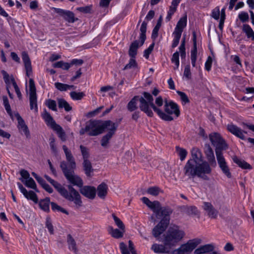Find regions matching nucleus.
<instances>
[{
	"mask_svg": "<svg viewBox=\"0 0 254 254\" xmlns=\"http://www.w3.org/2000/svg\"><path fill=\"white\" fill-rule=\"evenodd\" d=\"M46 179L56 189L60 195L68 201L73 202L76 208L81 207L82 204L81 197L77 190L71 185H68L67 190L58 182L51 179L47 175L44 176Z\"/></svg>",
	"mask_w": 254,
	"mask_h": 254,
	"instance_id": "obj_1",
	"label": "nucleus"
},
{
	"mask_svg": "<svg viewBox=\"0 0 254 254\" xmlns=\"http://www.w3.org/2000/svg\"><path fill=\"white\" fill-rule=\"evenodd\" d=\"M150 103H151V107L154 111L156 112L159 117L165 121H172L174 120V117L178 118L180 112L179 108L177 104L173 101L168 102L167 99L164 101V112L159 109L153 103V98L150 96Z\"/></svg>",
	"mask_w": 254,
	"mask_h": 254,
	"instance_id": "obj_2",
	"label": "nucleus"
},
{
	"mask_svg": "<svg viewBox=\"0 0 254 254\" xmlns=\"http://www.w3.org/2000/svg\"><path fill=\"white\" fill-rule=\"evenodd\" d=\"M144 97L139 96H135L128 102L127 105V109L130 112H133L137 109V101L140 102L139 108L141 111L144 112L148 116L152 117L153 116V112L149 108L151 107L150 103V96H152L150 93L144 92L143 93Z\"/></svg>",
	"mask_w": 254,
	"mask_h": 254,
	"instance_id": "obj_3",
	"label": "nucleus"
},
{
	"mask_svg": "<svg viewBox=\"0 0 254 254\" xmlns=\"http://www.w3.org/2000/svg\"><path fill=\"white\" fill-rule=\"evenodd\" d=\"M185 236V232L180 229L177 226H174L169 228L165 234L164 235L163 243L169 245L172 249L180 242Z\"/></svg>",
	"mask_w": 254,
	"mask_h": 254,
	"instance_id": "obj_4",
	"label": "nucleus"
},
{
	"mask_svg": "<svg viewBox=\"0 0 254 254\" xmlns=\"http://www.w3.org/2000/svg\"><path fill=\"white\" fill-rule=\"evenodd\" d=\"M147 22L143 21L140 26V34L139 36L140 42L135 40L132 42L129 46L128 55L130 58H135L137 53V50L139 47L143 45L146 39V32L147 29Z\"/></svg>",
	"mask_w": 254,
	"mask_h": 254,
	"instance_id": "obj_5",
	"label": "nucleus"
},
{
	"mask_svg": "<svg viewBox=\"0 0 254 254\" xmlns=\"http://www.w3.org/2000/svg\"><path fill=\"white\" fill-rule=\"evenodd\" d=\"M60 167L67 181L74 186L79 188L83 185V181L80 177L74 174V169H68L67 164L64 161L61 162Z\"/></svg>",
	"mask_w": 254,
	"mask_h": 254,
	"instance_id": "obj_6",
	"label": "nucleus"
},
{
	"mask_svg": "<svg viewBox=\"0 0 254 254\" xmlns=\"http://www.w3.org/2000/svg\"><path fill=\"white\" fill-rule=\"evenodd\" d=\"M212 144L215 147L216 155L222 154V150H226L228 145L220 134L217 132H213L209 135Z\"/></svg>",
	"mask_w": 254,
	"mask_h": 254,
	"instance_id": "obj_7",
	"label": "nucleus"
},
{
	"mask_svg": "<svg viewBox=\"0 0 254 254\" xmlns=\"http://www.w3.org/2000/svg\"><path fill=\"white\" fill-rule=\"evenodd\" d=\"M210 165L207 162H203L201 164H197L196 176L204 180L208 181V175L211 174V168Z\"/></svg>",
	"mask_w": 254,
	"mask_h": 254,
	"instance_id": "obj_8",
	"label": "nucleus"
},
{
	"mask_svg": "<svg viewBox=\"0 0 254 254\" xmlns=\"http://www.w3.org/2000/svg\"><path fill=\"white\" fill-rule=\"evenodd\" d=\"M29 101L31 110H34L35 112H38L37 97L36 89L34 80L29 79Z\"/></svg>",
	"mask_w": 254,
	"mask_h": 254,
	"instance_id": "obj_9",
	"label": "nucleus"
},
{
	"mask_svg": "<svg viewBox=\"0 0 254 254\" xmlns=\"http://www.w3.org/2000/svg\"><path fill=\"white\" fill-rule=\"evenodd\" d=\"M102 121L99 120H90L86 123V129L88 130L89 136H97L102 133Z\"/></svg>",
	"mask_w": 254,
	"mask_h": 254,
	"instance_id": "obj_10",
	"label": "nucleus"
},
{
	"mask_svg": "<svg viewBox=\"0 0 254 254\" xmlns=\"http://www.w3.org/2000/svg\"><path fill=\"white\" fill-rule=\"evenodd\" d=\"M197 164L196 160L190 159L188 160L184 168V172L186 176L189 178L196 176Z\"/></svg>",
	"mask_w": 254,
	"mask_h": 254,
	"instance_id": "obj_11",
	"label": "nucleus"
},
{
	"mask_svg": "<svg viewBox=\"0 0 254 254\" xmlns=\"http://www.w3.org/2000/svg\"><path fill=\"white\" fill-rule=\"evenodd\" d=\"M118 124L113 122L110 120L102 121L101 132L102 133L106 130L108 131L107 134L113 136L117 129Z\"/></svg>",
	"mask_w": 254,
	"mask_h": 254,
	"instance_id": "obj_12",
	"label": "nucleus"
},
{
	"mask_svg": "<svg viewBox=\"0 0 254 254\" xmlns=\"http://www.w3.org/2000/svg\"><path fill=\"white\" fill-rule=\"evenodd\" d=\"M54 10L59 15L63 17L65 20L69 23H73L78 20V18L75 17L74 14L71 11L58 8H54Z\"/></svg>",
	"mask_w": 254,
	"mask_h": 254,
	"instance_id": "obj_13",
	"label": "nucleus"
},
{
	"mask_svg": "<svg viewBox=\"0 0 254 254\" xmlns=\"http://www.w3.org/2000/svg\"><path fill=\"white\" fill-rule=\"evenodd\" d=\"M218 165L222 172L228 178H231V173L223 154L216 155Z\"/></svg>",
	"mask_w": 254,
	"mask_h": 254,
	"instance_id": "obj_14",
	"label": "nucleus"
},
{
	"mask_svg": "<svg viewBox=\"0 0 254 254\" xmlns=\"http://www.w3.org/2000/svg\"><path fill=\"white\" fill-rule=\"evenodd\" d=\"M63 149L67 161V162H65L67 164L68 169H75L76 168V163L71 151L64 145L63 146Z\"/></svg>",
	"mask_w": 254,
	"mask_h": 254,
	"instance_id": "obj_15",
	"label": "nucleus"
},
{
	"mask_svg": "<svg viewBox=\"0 0 254 254\" xmlns=\"http://www.w3.org/2000/svg\"><path fill=\"white\" fill-rule=\"evenodd\" d=\"M168 225V220L165 219H162L160 222L153 229L152 233L155 237H158L166 229Z\"/></svg>",
	"mask_w": 254,
	"mask_h": 254,
	"instance_id": "obj_16",
	"label": "nucleus"
},
{
	"mask_svg": "<svg viewBox=\"0 0 254 254\" xmlns=\"http://www.w3.org/2000/svg\"><path fill=\"white\" fill-rule=\"evenodd\" d=\"M227 129L231 133H232L236 136L240 138V139L242 140H245L246 139L245 134L247 133V131L242 130L241 128L238 127L237 126L232 124L228 125Z\"/></svg>",
	"mask_w": 254,
	"mask_h": 254,
	"instance_id": "obj_17",
	"label": "nucleus"
},
{
	"mask_svg": "<svg viewBox=\"0 0 254 254\" xmlns=\"http://www.w3.org/2000/svg\"><path fill=\"white\" fill-rule=\"evenodd\" d=\"M199 243L196 240H190L186 244L182 245L179 248L183 254H186L192 251Z\"/></svg>",
	"mask_w": 254,
	"mask_h": 254,
	"instance_id": "obj_18",
	"label": "nucleus"
},
{
	"mask_svg": "<svg viewBox=\"0 0 254 254\" xmlns=\"http://www.w3.org/2000/svg\"><path fill=\"white\" fill-rule=\"evenodd\" d=\"M80 192L89 199H93L96 195V189L94 187L85 186L80 189Z\"/></svg>",
	"mask_w": 254,
	"mask_h": 254,
	"instance_id": "obj_19",
	"label": "nucleus"
},
{
	"mask_svg": "<svg viewBox=\"0 0 254 254\" xmlns=\"http://www.w3.org/2000/svg\"><path fill=\"white\" fill-rule=\"evenodd\" d=\"M203 209L206 212L207 215L211 219H215L218 215V211L216 210L210 202H204Z\"/></svg>",
	"mask_w": 254,
	"mask_h": 254,
	"instance_id": "obj_20",
	"label": "nucleus"
},
{
	"mask_svg": "<svg viewBox=\"0 0 254 254\" xmlns=\"http://www.w3.org/2000/svg\"><path fill=\"white\" fill-rule=\"evenodd\" d=\"M22 59L24 63L26 76L30 77L32 74V68L30 59L26 52H22Z\"/></svg>",
	"mask_w": 254,
	"mask_h": 254,
	"instance_id": "obj_21",
	"label": "nucleus"
},
{
	"mask_svg": "<svg viewBox=\"0 0 254 254\" xmlns=\"http://www.w3.org/2000/svg\"><path fill=\"white\" fill-rule=\"evenodd\" d=\"M17 185L24 196L28 199L33 200L35 203H37L38 199L36 193L32 190L28 191L20 183H18Z\"/></svg>",
	"mask_w": 254,
	"mask_h": 254,
	"instance_id": "obj_22",
	"label": "nucleus"
},
{
	"mask_svg": "<svg viewBox=\"0 0 254 254\" xmlns=\"http://www.w3.org/2000/svg\"><path fill=\"white\" fill-rule=\"evenodd\" d=\"M151 249L155 253H166L169 254L170 253L171 250L172 249L169 245H159L154 244L152 246Z\"/></svg>",
	"mask_w": 254,
	"mask_h": 254,
	"instance_id": "obj_23",
	"label": "nucleus"
},
{
	"mask_svg": "<svg viewBox=\"0 0 254 254\" xmlns=\"http://www.w3.org/2000/svg\"><path fill=\"white\" fill-rule=\"evenodd\" d=\"M205 154L208 160V163L211 166L215 167L216 166V162L215 158L213 151L210 146L208 145L205 150Z\"/></svg>",
	"mask_w": 254,
	"mask_h": 254,
	"instance_id": "obj_24",
	"label": "nucleus"
},
{
	"mask_svg": "<svg viewBox=\"0 0 254 254\" xmlns=\"http://www.w3.org/2000/svg\"><path fill=\"white\" fill-rule=\"evenodd\" d=\"M42 116L46 122L48 126H50L53 129L57 127L58 125L56 124V122L53 119L50 114L48 113L46 110L44 111Z\"/></svg>",
	"mask_w": 254,
	"mask_h": 254,
	"instance_id": "obj_25",
	"label": "nucleus"
},
{
	"mask_svg": "<svg viewBox=\"0 0 254 254\" xmlns=\"http://www.w3.org/2000/svg\"><path fill=\"white\" fill-rule=\"evenodd\" d=\"M187 14H185L184 16L181 17L179 21L178 22L176 27L175 28V31L174 32L175 33H179L182 34V33L183 31L184 28L187 25Z\"/></svg>",
	"mask_w": 254,
	"mask_h": 254,
	"instance_id": "obj_26",
	"label": "nucleus"
},
{
	"mask_svg": "<svg viewBox=\"0 0 254 254\" xmlns=\"http://www.w3.org/2000/svg\"><path fill=\"white\" fill-rule=\"evenodd\" d=\"M197 47H196V35L194 32L193 34V49L191 51V62L192 65L195 66V63L197 58Z\"/></svg>",
	"mask_w": 254,
	"mask_h": 254,
	"instance_id": "obj_27",
	"label": "nucleus"
},
{
	"mask_svg": "<svg viewBox=\"0 0 254 254\" xmlns=\"http://www.w3.org/2000/svg\"><path fill=\"white\" fill-rule=\"evenodd\" d=\"M109 234L114 238L120 239L123 237L126 232L125 229H114L112 227L110 226L108 228Z\"/></svg>",
	"mask_w": 254,
	"mask_h": 254,
	"instance_id": "obj_28",
	"label": "nucleus"
},
{
	"mask_svg": "<svg viewBox=\"0 0 254 254\" xmlns=\"http://www.w3.org/2000/svg\"><path fill=\"white\" fill-rule=\"evenodd\" d=\"M214 249V247L212 244H207L201 246L196 249L194 252V254H202L207 253H210L213 251Z\"/></svg>",
	"mask_w": 254,
	"mask_h": 254,
	"instance_id": "obj_29",
	"label": "nucleus"
},
{
	"mask_svg": "<svg viewBox=\"0 0 254 254\" xmlns=\"http://www.w3.org/2000/svg\"><path fill=\"white\" fill-rule=\"evenodd\" d=\"M182 210L191 216H198L199 214V211L197 208L194 206H188L184 205L181 207Z\"/></svg>",
	"mask_w": 254,
	"mask_h": 254,
	"instance_id": "obj_30",
	"label": "nucleus"
},
{
	"mask_svg": "<svg viewBox=\"0 0 254 254\" xmlns=\"http://www.w3.org/2000/svg\"><path fill=\"white\" fill-rule=\"evenodd\" d=\"M83 170L87 177H90L92 176L94 169L92 168L91 162L88 160H84L82 163Z\"/></svg>",
	"mask_w": 254,
	"mask_h": 254,
	"instance_id": "obj_31",
	"label": "nucleus"
},
{
	"mask_svg": "<svg viewBox=\"0 0 254 254\" xmlns=\"http://www.w3.org/2000/svg\"><path fill=\"white\" fill-rule=\"evenodd\" d=\"M149 208L153 210L156 215V217L158 218L160 216L161 204L157 200L151 201L148 206Z\"/></svg>",
	"mask_w": 254,
	"mask_h": 254,
	"instance_id": "obj_32",
	"label": "nucleus"
},
{
	"mask_svg": "<svg viewBox=\"0 0 254 254\" xmlns=\"http://www.w3.org/2000/svg\"><path fill=\"white\" fill-rule=\"evenodd\" d=\"M108 186L104 183H102L97 187V194L99 197L101 198H104L107 194Z\"/></svg>",
	"mask_w": 254,
	"mask_h": 254,
	"instance_id": "obj_33",
	"label": "nucleus"
},
{
	"mask_svg": "<svg viewBox=\"0 0 254 254\" xmlns=\"http://www.w3.org/2000/svg\"><path fill=\"white\" fill-rule=\"evenodd\" d=\"M233 160L234 163L237 164L240 167L244 169H251L252 167L244 160L238 158L235 156L233 157Z\"/></svg>",
	"mask_w": 254,
	"mask_h": 254,
	"instance_id": "obj_34",
	"label": "nucleus"
},
{
	"mask_svg": "<svg viewBox=\"0 0 254 254\" xmlns=\"http://www.w3.org/2000/svg\"><path fill=\"white\" fill-rule=\"evenodd\" d=\"M172 213V210L168 207H162L161 206L160 208V216H159L158 218H160L161 217L164 216L163 219H166L168 220V224L169 223L170 218L169 215Z\"/></svg>",
	"mask_w": 254,
	"mask_h": 254,
	"instance_id": "obj_35",
	"label": "nucleus"
},
{
	"mask_svg": "<svg viewBox=\"0 0 254 254\" xmlns=\"http://www.w3.org/2000/svg\"><path fill=\"white\" fill-rule=\"evenodd\" d=\"M67 242L68 246V248L70 250L73 251L75 254H77V249L76 246V242L74 239L72 238L71 235H67Z\"/></svg>",
	"mask_w": 254,
	"mask_h": 254,
	"instance_id": "obj_36",
	"label": "nucleus"
},
{
	"mask_svg": "<svg viewBox=\"0 0 254 254\" xmlns=\"http://www.w3.org/2000/svg\"><path fill=\"white\" fill-rule=\"evenodd\" d=\"M57 101L59 108H64L66 112H69L72 110L71 106L64 99L59 98L57 99Z\"/></svg>",
	"mask_w": 254,
	"mask_h": 254,
	"instance_id": "obj_37",
	"label": "nucleus"
},
{
	"mask_svg": "<svg viewBox=\"0 0 254 254\" xmlns=\"http://www.w3.org/2000/svg\"><path fill=\"white\" fill-rule=\"evenodd\" d=\"M243 31L246 34L248 38H251L252 40H254V32L250 25L246 24H244Z\"/></svg>",
	"mask_w": 254,
	"mask_h": 254,
	"instance_id": "obj_38",
	"label": "nucleus"
},
{
	"mask_svg": "<svg viewBox=\"0 0 254 254\" xmlns=\"http://www.w3.org/2000/svg\"><path fill=\"white\" fill-rule=\"evenodd\" d=\"M51 203L50 198L48 197L44 199L41 200L39 202L40 207L46 212H48L49 209V204Z\"/></svg>",
	"mask_w": 254,
	"mask_h": 254,
	"instance_id": "obj_39",
	"label": "nucleus"
},
{
	"mask_svg": "<svg viewBox=\"0 0 254 254\" xmlns=\"http://www.w3.org/2000/svg\"><path fill=\"white\" fill-rule=\"evenodd\" d=\"M53 130L56 131L59 137L61 139V140L63 141H65L66 140V134L63 129V128L60 126L58 125L56 127H55Z\"/></svg>",
	"mask_w": 254,
	"mask_h": 254,
	"instance_id": "obj_40",
	"label": "nucleus"
},
{
	"mask_svg": "<svg viewBox=\"0 0 254 254\" xmlns=\"http://www.w3.org/2000/svg\"><path fill=\"white\" fill-rule=\"evenodd\" d=\"M191 154L192 159L196 161L201 157V153L200 150L197 147H193L191 150Z\"/></svg>",
	"mask_w": 254,
	"mask_h": 254,
	"instance_id": "obj_41",
	"label": "nucleus"
},
{
	"mask_svg": "<svg viewBox=\"0 0 254 254\" xmlns=\"http://www.w3.org/2000/svg\"><path fill=\"white\" fill-rule=\"evenodd\" d=\"M53 66L55 68H62L63 69L68 70L70 67V64L63 61H59L54 64Z\"/></svg>",
	"mask_w": 254,
	"mask_h": 254,
	"instance_id": "obj_42",
	"label": "nucleus"
},
{
	"mask_svg": "<svg viewBox=\"0 0 254 254\" xmlns=\"http://www.w3.org/2000/svg\"><path fill=\"white\" fill-rule=\"evenodd\" d=\"M70 96L74 100H80L85 96V94L83 92H76L75 91H72L70 93Z\"/></svg>",
	"mask_w": 254,
	"mask_h": 254,
	"instance_id": "obj_43",
	"label": "nucleus"
},
{
	"mask_svg": "<svg viewBox=\"0 0 254 254\" xmlns=\"http://www.w3.org/2000/svg\"><path fill=\"white\" fill-rule=\"evenodd\" d=\"M171 62L172 63L175 64V66L174 67V69H176L179 67L180 62H179V53L176 51L173 55L171 58Z\"/></svg>",
	"mask_w": 254,
	"mask_h": 254,
	"instance_id": "obj_44",
	"label": "nucleus"
},
{
	"mask_svg": "<svg viewBox=\"0 0 254 254\" xmlns=\"http://www.w3.org/2000/svg\"><path fill=\"white\" fill-rule=\"evenodd\" d=\"M112 137V135L107 134L104 135L101 140V146L104 148L107 147L109 141Z\"/></svg>",
	"mask_w": 254,
	"mask_h": 254,
	"instance_id": "obj_45",
	"label": "nucleus"
},
{
	"mask_svg": "<svg viewBox=\"0 0 254 254\" xmlns=\"http://www.w3.org/2000/svg\"><path fill=\"white\" fill-rule=\"evenodd\" d=\"M51 205L52 209L53 211H60L65 214H68V212L65 209L58 205L56 203L52 202H51Z\"/></svg>",
	"mask_w": 254,
	"mask_h": 254,
	"instance_id": "obj_46",
	"label": "nucleus"
},
{
	"mask_svg": "<svg viewBox=\"0 0 254 254\" xmlns=\"http://www.w3.org/2000/svg\"><path fill=\"white\" fill-rule=\"evenodd\" d=\"M112 216L117 226L120 229H125V226L122 221L114 213Z\"/></svg>",
	"mask_w": 254,
	"mask_h": 254,
	"instance_id": "obj_47",
	"label": "nucleus"
},
{
	"mask_svg": "<svg viewBox=\"0 0 254 254\" xmlns=\"http://www.w3.org/2000/svg\"><path fill=\"white\" fill-rule=\"evenodd\" d=\"M45 104L50 109L54 111H57V104L55 100L48 99L46 100Z\"/></svg>",
	"mask_w": 254,
	"mask_h": 254,
	"instance_id": "obj_48",
	"label": "nucleus"
},
{
	"mask_svg": "<svg viewBox=\"0 0 254 254\" xmlns=\"http://www.w3.org/2000/svg\"><path fill=\"white\" fill-rule=\"evenodd\" d=\"M3 103L5 109L7 113L9 115H11V110L10 108V106L9 104L8 98L6 96H4L2 97Z\"/></svg>",
	"mask_w": 254,
	"mask_h": 254,
	"instance_id": "obj_49",
	"label": "nucleus"
},
{
	"mask_svg": "<svg viewBox=\"0 0 254 254\" xmlns=\"http://www.w3.org/2000/svg\"><path fill=\"white\" fill-rule=\"evenodd\" d=\"M10 79H11V83L13 86V87L15 89V91L17 95V97H18L19 99H21L22 98V94L20 92V89H19V87H18L13 76H11Z\"/></svg>",
	"mask_w": 254,
	"mask_h": 254,
	"instance_id": "obj_50",
	"label": "nucleus"
},
{
	"mask_svg": "<svg viewBox=\"0 0 254 254\" xmlns=\"http://www.w3.org/2000/svg\"><path fill=\"white\" fill-rule=\"evenodd\" d=\"M137 65V64L135 60V58H130L128 64H126V65L123 68V70H125L132 68L136 67Z\"/></svg>",
	"mask_w": 254,
	"mask_h": 254,
	"instance_id": "obj_51",
	"label": "nucleus"
},
{
	"mask_svg": "<svg viewBox=\"0 0 254 254\" xmlns=\"http://www.w3.org/2000/svg\"><path fill=\"white\" fill-rule=\"evenodd\" d=\"M25 185L26 187L38 191L36 190V184L32 178H30L25 182Z\"/></svg>",
	"mask_w": 254,
	"mask_h": 254,
	"instance_id": "obj_52",
	"label": "nucleus"
},
{
	"mask_svg": "<svg viewBox=\"0 0 254 254\" xmlns=\"http://www.w3.org/2000/svg\"><path fill=\"white\" fill-rule=\"evenodd\" d=\"M80 148L83 157V161L89 160L88 158L89 157V154L88 152V149L86 147L82 145L80 146Z\"/></svg>",
	"mask_w": 254,
	"mask_h": 254,
	"instance_id": "obj_53",
	"label": "nucleus"
},
{
	"mask_svg": "<svg viewBox=\"0 0 254 254\" xmlns=\"http://www.w3.org/2000/svg\"><path fill=\"white\" fill-rule=\"evenodd\" d=\"M160 191L161 190L159 188L157 187H153L148 188L147 192L152 195L157 196L159 194Z\"/></svg>",
	"mask_w": 254,
	"mask_h": 254,
	"instance_id": "obj_54",
	"label": "nucleus"
},
{
	"mask_svg": "<svg viewBox=\"0 0 254 254\" xmlns=\"http://www.w3.org/2000/svg\"><path fill=\"white\" fill-rule=\"evenodd\" d=\"M176 150L179 153L181 160H184L187 155V151L186 150L179 146H176Z\"/></svg>",
	"mask_w": 254,
	"mask_h": 254,
	"instance_id": "obj_55",
	"label": "nucleus"
},
{
	"mask_svg": "<svg viewBox=\"0 0 254 254\" xmlns=\"http://www.w3.org/2000/svg\"><path fill=\"white\" fill-rule=\"evenodd\" d=\"M173 34L174 35V38L173 43L172 45V47L173 48H174L178 46V45L179 43V41H180V39L181 37V35H182L179 33H177L175 32H174Z\"/></svg>",
	"mask_w": 254,
	"mask_h": 254,
	"instance_id": "obj_56",
	"label": "nucleus"
},
{
	"mask_svg": "<svg viewBox=\"0 0 254 254\" xmlns=\"http://www.w3.org/2000/svg\"><path fill=\"white\" fill-rule=\"evenodd\" d=\"M56 88L61 91H64L68 90V84H64L60 82H56L55 83Z\"/></svg>",
	"mask_w": 254,
	"mask_h": 254,
	"instance_id": "obj_57",
	"label": "nucleus"
},
{
	"mask_svg": "<svg viewBox=\"0 0 254 254\" xmlns=\"http://www.w3.org/2000/svg\"><path fill=\"white\" fill-rule=\"evenodd\" d=\"M46 227L48 228L51 234H54V227L52 224L51 220L49 217H47Z\"/></svg>",
	"mask_w": 254,
	"mask_h": 254,
	"instance_id": "obj_58",
	"label": "nucleus"
},
{
	"mask_svg": "<svg viewBox=\"0 0 254 254\" xmlns=\"http://www.w3.org/2000/svg\"><path fill=\"white\" fill-rule=\"evenodd\" d=\"M177 93L180 96L182 102H184L185 104L189 103L190 100L185 93L180 91H177Z\"/></svg>",
	"mask_w": 254,
	"mask_h": 254,
	"instance_id": "obj_59",
	"label": "nucleus"
},
{
	"mask_svg": "<svg viewBox=\"0 0 254 254\" xmlns=\"http://www.w3.org/2000/svg\"><path fill=\"white\" fill-rule=\"evenodd\" d=\"M154 47V43H153L152 44H151L149 46V47L147 49H146L144 51L143 56L146 59H148L149 55L151 54V53L152 52V51L153 50Z\"/></svg>",
	"mask_w": 254,
	"mask_h": 254,
	"instance_id": "obj_60",
	"label": "nucleus"
},
{
	"mask_svg": "<svg viewBox=\"0 0 254 254\" xmlns=\"http://www.w3.org/2000/svg\"><path fill=\"white\" fill-rule=\"evenodd\" d=\"M240 20L243 22H247L249 20V16L248 13L242 12L239 14L238 16Z\"/></svg>",
	"mask_w": 254,
	"mask_h": 254,
	"instance_id": "obj_61",
	"label": "nucleus"
},
{
	"mask_svg": "<svg viewBox=\"0 0 254 254\" xmlns=\"http://www.w3.org/2000/svg\"><path fill=\"white\" fill-rule=\"evenodd\" d=\"M1 74H2L3 75V79H4V81L5 82V83L6 84H9L10 83V80H11L10 79V77L12 75H11L10 77L8 75V74L6 72V71H5V70H2L1 71Z\"/></svg>",
	"mask_w": 254,
	"mask_h": 254,
	"instance_id": "obj_62",
	"label": "nucleus"
},
{
	"mask_svg": "<svg viewBox=\"0 0 254 254\" xmlns=\"http://www.w3.org/2000/svg\"><path fill=\"white\" fill-rule=\"evenodd\" d=\"M120 248L122 254H130L127 249L126 245L124 242H121L120 244Z\"/></svg>",
	"mask_w": 254,
	"mask_h": 254,
	"instance_id": "obj_63",
	"label": "nucleus"
},
{
	"mask_svg": "<svg viewBox=\"0 0 254 254\" xmlns=\"http://www.w3.org/2000/svg\"><path fill=\"white\" fill-rule=\"evenodd\" d=\"M212 17L215 19L218 20L219 18L220 10L219 7H217L212 12Z\"/></svg>",
	"mask_w": 254,
	"mask_h": 254,
	"instance_id": "obj_64",
	"label": "nucleus"
}]
</instances>
